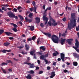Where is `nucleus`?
Masks as SVG:
<instances>
[{"mask_svg": "<svg viewBox=\"0 0 79 79\" xmlns=\"http://www.w3.org/2000/svg\"><path fill=\"white\" fill-rule=\"evenodd\" d=\"M71 18L73 20V22L71 21L70 23H69L68 26V28L71 31L72 28L76 26V18H75V14H72L71 15Z\"/></svg>", "mask_w": 79, "mask_h": 79, "instance_id": "obj_1", "label": "nucleus"}, {"mask_svg": "<svg viewBox=\"0 0 79 79\" xmlns=\"http://www.w3.org/2000/svg\"><path fill=\"white\" fill-rule=\"evenodd\" d=\"M50 21H52L53 23H51V22H48V24H49V26H52V25L53 26H56V25H58V23L57 22L56 23H55V22L56 21L55 20L53 19L52 18V17H50Z\"/></svg>", "mask_w": 79, "mask_h": 79, "instance_id": "obj_2", "label": "nucleus"}, {"mask_svg": "<svg viewBox=\"0 0 79 79\" xmlns=\"http://www.w3.org/2000/svg\"><path fill=\"white\" fill-rule=\"evenodd\" d=\"M51 39L55 44H58L59 38L57 36H56L55 35H53L51 37Z\"/></svg>", "mask_w": 79, "mask_h": 79, "instance_id": "obj_3", "label": "nucleus"}, {"mask_svg": "<svg viewBox=\"0 0 79 79\" xmlns=\"http://www.w3.org/2000/svg\"><path fill=\"white\" fill-rule=\"evenodd\" d=\"M73 48L74 49H77L79 48V42L77 39H75V47L73 46Z\"/></svg>", "mask_w": 79, "mask_h": 79, "instance_id": "obj_4", "label": "nucleus"}, {"mask_svg": "<svg viewBox=\"0 0 79 79\" xmlns=\"http://www.w3.org/2000/svg\"><path fill=\"white\" fill-rule=\"evenodd\" d=\"M48 56V53L45 55H44V54L40 56V59H42L43 60H44L45 59V58L47 57Z\"/></svg>", "mask_w": 79, "mask_h": 79, "instance_id": "obj_5", "label": "nucleus"}, {"mask_svg": "<svg viewBox=\"0 0 79 79\" xmlns=\"http://www.w3.org/2000/svg\"><path fill=\"white\" fill-rule=\"evenodd\" d=\"M7 15H8L10 18H13L15 16V14L11 12V11H10L7 12Z\"/></svg>", "mask_w": 79, "mask_h": 79, "instance_id": "obj_6", "label": "nucleus"}, {"mask_svg": "<svg viewBox=\"0 0 79 79\" xmlns=\"http://www.w3.org/2000/svg\"><path fill=\"white\" fill-rule=\"evenodd\" d=\"M60 58L63 61H64V54L63 53H60Z\"/></svg>", "mask_w": 79, "mask_h": 79, "instance_id": "obj_7", "label": "nucleus"}, {"mask_svg": "<svg viewBox=\"0 0 79 79\" xmlns=\"http://www.w3.org/2000/svg\"><path fill=\"white\" fill-rule=\"evenodd\" d=\"M67 42H68L69 45L71 44V42L73 41V39H69L66 40Z\"/></svg>", "mask_w": 79, "mask_h": 79, "instance_id": "obj_8", "label": "nucleus"}, {"mask_svg": "<svg viewBox=\"0 0 79 79\" xmlns=\"http://www.w3.org/2000/svg\"><path fill=\"white\" fill-rule=\"evenodd\" d=\"M65 42H66V39H62L60 42L61 45L64 44H65Z\"/></svg>", "mask_w": 79, "mask_h": 79, "instance_id": "obj_9", "label": "nucleus"}, {"mask_svg": "<svg viewBox=\"0 0 79 79\" xmlns=\"http://www.w3.org/2000/svg\"><path fill=\"white\" fill-rule=\"evenodd\" d=\"M35 19L36 20V23H37V24H39V23H40V20L39 18L36 17L35 18Z\"/></svg>", "mask_w": 79, "mask_h": 79, "instance_id": "obj_10", "label": "nucleus"}, {"mask_svg": "<svg viewBox=\"0 0 79 79\" xmlns=\"http://www.w3.org/2000/svg\"><path fill=\"white\" fill-rule=\"evenodd\" d=\"M25 20L26 22H29V23H31L32 21V19H27V17L25 18Z\"/></svg>", "mask_w": 79, "mask_h": 79, "instance_id": "obj_11", "label": "nucleus"}, {"mask_svg": "<svg viewBox=\"0 0 79 79\" xmlns=\"http://www.w3.org/2000/svg\"><path fill=\"white\" fill-rule=\"evenodd\" d=\"M43 34H44V35H46L47 36H48L49 38H51V36H52V35H51V34H49V33H44V32H43Z\"/></svg>", "mask_w": 79, "mask_h": 79, "instance_id": "obj_12", "label": "nucleus"}, {"mask_svg": "<svg viewBox=\"0 0 79 79\" xmlns=\"http://www.w3.org/2000/svg\"><path fill=\"white\" fill-rule=\"evenodd\" d=\"M57 55H59V52H58L57 51H55V53H53V56H56Z\"/></svg>", "mask_w": 79, "mask_h": 79, "instance_id": "obj_13", "label": "nucleus"}, {"mask_svg": "<svg viewBox=\"0 0 79 79\" xmlns=\"http://www.w3.org/2000/svg\"><path fill=\"white\" fill-rule=\"evenodd\" d=\"M4 33H5V34H6V35H7L8 36H10V34H13V33H12L10 32H9L8 31L5 32H4Z\"/></svg>", "mask_w": 79, "mask_h": 79, "instance_id": "obj_14", "label": "nucleus"}, {"mask_svg": "<svg viewBox=\"0 0 79 79\" xmlns=\"http://www.w3.org/2000/svg\"><path fill=\"white\" fill-rule=\"evenodd\" d=\"M10 24H11V25L13 26H14V28H17V27H18V25H17L16 24L11 23H10Z\"/></svg>", "mask_w": 79, "mask_h": 79, "instance_id": "obj_15", "label": "nucleus"}, {"mask_svg": "<svg viewBox=\"0 0 79 79\" xmlns=\"http://www.w3.org/2000/svg\"><path fill=\"white\" fill-rule=\"evenodd\" d=\"M25 47L26 48V50H29V48H30V47H29V45L25 44Z\"/></svg>", "mask_w": 79, "mask_h": 79, "instance_id": "obj_16", "label": "nucleus"}, {"mask_svg": "<svg viewBox=\"0 0 79 79\" xmlns=\"http://www.w3.org/2000/svg\"><path fill=\"white\" fill-rule=\"evenodd\" d=\"M47 16V15L46 14H44L43 15V19H48V18L47 17H46Z\"/></svg>", "mask_w": 79, "mask_h": 79, "instance_id": "obj_17", "label": "nucleus"}, {"mask_svg": "<svg viewBox=\"0 0 79 79\" xmlns=\"http://www.w3.org/2000/svg\"><path fill=\"white\" fill-rule=\"evenodd\" d=\"M26 77L27 79H31L32 78V77H31V76L30 74H28L27 76Z\"/></svg>", "mask_w": 79, "mask_h": 79, "instance_id": "obj_18", "label": "nucleus"}, {"mask_svg": "<svg viewBox=\"0 0 79 79\" xmlns=\"http://www.w3.org/2000/svg\"><path fill=\"white\" fill-rule=\"evenodd\" d=\"M4 46L8 47V45H9L10 44V43L8 42H6V43H4Z\"/></svg>", "mask_w": 79, "mask_h": 79, "instance_id": "obj_19", "label": "nucleus"}, {"mask_svg": "<svg viewBox=\"0 0 79 79\" xmlns=\"http://www.w3.org/2000/svg\"><path fill=\"white\" fill-rule=\"evenodd\" d=\"M6 62L8 63H11V64H13V62L11 61V60H7L6 61Z\"/></svg>", "mask_w": 79, "mask_h": 79, "instance_id": "obj_20", "label": "nucleus"}, {"mask_svg": "<svg viewBox=\"0 0 79 79\" xmlns=\"http://www.w3.org/2000/svg\"><path fill=\"white\" fill-rule=\"evenodd\" d=\"M73 56L74 57L78 58L79 56L77 55V54L76 53H73Z\"/></svg>", "mask_w": 79, "mask_h": 79, "instance_id": "obj_21", "label": "nucleus"}, {"mask_svg": "<svg viewBox=\"0 0 79 79\" xmlns=\"http://www.w3.org/2000/svg\"><path fill=\"white\" fill-rule=\"evenodd\" d=\"M30 68H34V67H35L34 64H31L30 65Z\"/></svg>", "mask_w": 79, "mask_h": 79, "instance_id": "obj_22", "label": "nucleus"}, {"mask_svg": "<svg viewBox=\"0 0 79 79\" xmlns=\"http://www.w3.org/2000/svg\"><path fill=\"white\" fill-rule=\"evenodd\" d=\"M73 64L74 66H77V62H73Z\"/></svg>", "mask_w": 79, "mask_h": 79, "instance_id": "obj_23", "label": "nucleus"}, {"mask_svg": "<svg viewBox=\"0 0 79 79\" xmlns=\"http://www.w3.org/2000/svg\"><path fill=\"white\" fill-rule=\"evenodd\" d=\"M30 29L31 31H33L34 30V26H31L30 28Z\"/></svg>", "mask_w": 79, "mask_h": 79, "instance_id": "obj_24", "label": "nucleus"}, {"mask_svg": "<svg viewBox=\"0 0 79 79\" xmlns=\"http://www.w3.org/2000/svg\"><path fill=\"white\" fill-rule=\"evenodd\" d=\"M40 50H42L43 51H44L45 50V48L44 46H41L40 48Z\"/></svg>", "mask_w": 79, "mask_h": 79, "instance_id": "obj_25", "label": "nucleus"}, {"mask_svg": "<svg viewBox=\"0 0 79 79\" xmlns=\"http://www.w3.org/2000/svg\"><path fill=\"white\" fill-rule=\"evenodd\" d=\"M19 17L20 18V20L21 21H23L24 20V18L23 17V16H21V15H18Z\"/></svg>", "mask_w": 79, "mask_h": 79, "instance_id": "obj_26", "label": "nucleus"}, {"mask_svg": "<svg viewBox=\"0 0 79 79\" xmlns=\"http://www.w3.org/2000/svg\"><path fill=\"white\" fill-rule=\"evenodd\" d=\"M39 40V39H38L37 41V43L38 44H39V42H42V40H43V39H41L40 40Z\"/></svg>", "mask_w": 79, "mask_h": 79, "instance_id": "obj_27", "label": "nucleus"}, {"mask_svg": "<svg viewBox=\"0 0 79 79\" xmlns=\"http://www.w3.org/2000/svg\"><path fill=\"white\" fill-rule=\"evenodd\" d=\"M28 73H30V74H32L34 73V72L33 70H31L28 72Z\"/></svg>", "mask_w": 79, "mask_h": 79, "instance_id": "obj_28", "label": "nucleus"}, {"mask_svg": "<svg viewBox=\"0 0 79 79\" xmlns=\"http://www.w3.org/2000/svg\"><path fill=\"white\" fill-rule=\"evenodd\" d=\"M33 13H31L29 14L28 15L29 17L30 18H32V16H33V15H32Z\"/></svg>", "mask_w": 79, "mask_h": 79, "instance_id": "obj_29", "label": "nucleus"}, {"mask_svg": "<svg viewBox=\"0 0 79 79\" xmlns=\"http://www.w3.org/2000/svg\"><path fill=\"white\" fill-rule=\"evenodd\" d=\"M4 32V30H0V35H1Z\"/></svg>", "mask_w": 79, "mask_h": 79, "instance_id": "obj_30", "label": "nucleus"}, {"mask_svg": "<svg viewBox=\"0 0 79 79\" xmlns=\"http://www.w3.org/2000/svg\"><path fill=\"white\" fill-rule=\"evenodd\" d=\"M48 19H43V21H46L45 23V24H47V22H48Z\"/></svg>", "mask_w": 79, "mask_h": 79, "instance_id": "obj_31", "label": "nucleus"}, {"mask_svg": "<svg viewBox=\"0 0 79 79\" xmlns=\"http://www.w3.org/2000/svg\"><path fill=\"white\" fill-rule=\"evenodd\" d=\"M13 31L14 32H17V31H18V30L16 28H14L13 29Z\"/></svg>", "mask_w": 79, "mask_h": 79, "instance_id": "obj_32", "label": "nucleus"}, {"mask_svg": "<svg viewBox=\"0 0 79 79\" xmlns=\"http://www.w3.org/2000/svg\"><path fill=\"white\" fill-rule=\"evenodd\" d=\"M55 72L53 71L51 73V75H52L53 76H55Z\"/></svg>", "mask_w": 79, "mask_h": 79, "instance_id": "obj_33", "label": "nucleus"}, {"mask_svg": "<svg viewBox=\"0 0 79 79\" xmlns=\"http://www.w3.org/2000/svg\"><path fill=\"white\" fill-rule=\"evenodd\" d=\"M30 53V55H33L34 53V52L31 51Z\"/></svg>", "mask_w": 79, "mask_h": 79, "instance_id": "obj_34", "label": "nucleus"}, {"mask_svg": "<svg viewBox=\"0 0 79 79\" xmlns=\"http://www.w3.org/2000/svg\"><path fill=\"white\" fill-rule=\"evenodd\" d=\"M8 65V64L7 63H2V66H3V65Z\"/></svg>", "mask_w": 79, "mask_h": 79, "instance_id": "obj_35", "label": "nucleus"}, {"mask_svg": "<svg viewBox=\"0 0 79 79\" xmlns=\"http://www.w3.org/2000/svg\"><path fill=\"white\" fill-rule=\"evenodd\" d=\"M36 39V37L35 36H33L32 37L31 39L32 40H35Z\"/></svg>", "mask_w": 79, "mask_h": 79, "instance_id": "obj_36", "label": "nucleus"}, {"mask_svg": "<svg viewBox=\"0 0 79 79\" xmlns=\"http://www.w3.org/2000/svg\"><path fill=\"white\" fill-rule=\"evenodd\" d=\"M6 50L5 49L2 51V52L4 53H6Z\"/></svg>", "mask_w": 79, "mask_h": 79, "instance_id": "obj_37", "label": "nucleus"}, {"mask_svg": "<svg viewBox=\"0 0 79 79\" xmlns=\"http://www.w3.org/2000/svg\"><path fill=\"white\" fill-rule=\"evenodd\" d=\"M21 53H22L23 55H26V54H27V52H24L23 51L21 52Z\"/></svg>", "mask_w": 79, "mask_h": 79, "instance_id": "obj_38", "label": "nucleus"}, {"mask_svg": "<svg viewBox=\"0 0 79 79\" xmlns=\"http://www.w3.org/2000/svg\"><path fill=\"white\" fill-rule=\"evenodd\" d=\"M44 60L45 62V63H46L45 64H48V61L46 59H44Z\"/></svg>", "mask_w": 79, "mask_h": 79, "instance_id": "obj_39", "label": "nucleus"}, {"mask_svg": "<svg viewBox=\"0 0 79 79\" xmlns=\"http://www.w3.org/2000/svg\"><path fill=\"white\" fill-rule=\"evenodd\" d=\"M13 11H14L15 12H17V9L16 8H14L13 9Z\"/></svg>", "mask_w": 79, "mask_h": 79, "instance_id": "obj_40", "label": "nucleus"}, {"mask_svg": "<svg viewBox=\"0 0 79 79\" xmlns=\"http://www.w3.org/2000/svg\"><path fill=\"white\" fill-rule=\"evenodd\" d=\"M43 73V71H39L38 74H42V73Z\"/></svg>", "mask_w": 79, "mask_h": 79, "instance_id": "obj_41", "label": "nucleus"}, {"mask_svg": "<svg viewBox=\"0 0 79 79\" xmlns=\"http://www.w3.org/2000/svg\"><path fill=\"white\" fill-rule=\"evenodd\" d=\"M21 8H22V7L21 6H19L17 7L18 10H19V9H21Z\"/></svg>", "mask_w": 79, "mask_h": 79, "instance_id": "obj_42", "label": "nucleus"}, {"mask_svg": "<svg viewBox=\"0 0 79 79\" xmlns=\"http://www.w3.org/2000/svg\"><path fill=\"white\" fill-rule=\"evenodd\" d=\"M33 58L34 59H37V57L35 56V54H34L33 55Z\"/></svg>", "mask_w": 79, "mask_h": 79, "instance_id": "obj_43", "label": "nucleus"}, {"mask_svg": "<svg viewBox=\"0 0 79 79\" xmlns=\"http://www.w3.org/2000/svg\"><path fill=\"white\" fill-rule=\"evenodd\" d=\"M32 4L33 6H35V1H33L32 3Z\"/></svg>", "mask_w": 79, "mask_h": 79, "instance_id": "obj_44", "label": "nucleus"}, {"mask_svg": "<svg viewBox=\"0 0 79 79\" xmlns=\"http://www.w3.org/2000/svg\"><path fill=\"white\" fill-rule=\"evenodd\" d=\"M40 26L41 27H44V24H43V23H41Z\"/></svg>", "mask_w": 79, "mask_h": 79, "instance_id": "obj_45", "label": "nucleus"}, {"mask_svg": "<svg viewBox=\"0 0 79 79\" xmlns=\"http://www.w3.org/2000/svg\"><path fill=\"white\" fill-rule=\"evenodd\" d=\"M19 23L20 25H21V26H22V25H23V23H22V22L19 21Z\"/></svg>", "mask_w": 79, "mask_h": 79, "instance_id": "obj_46", "label": "nucleus"}, {"mask_svg": "<svg viewBox=\"0 0 79 79\" xmlns=\"http://www.w3.org/2000/svg\"><path fill=\"white\" fill-rule=\"evenodd\" d=\"M62 20H63V21H64V22L66 21V18L65 17H64L63 19Z\"/></svg>", "mask_w": 79, "mask_h": 79, "instance_id": "obj_47", "label": "nucleus"}, {"mask_svg": "<svg viewBox=\"0 0 79 79\" xmlns=\"http://www.w3.org/2000/svg\"><path fill=\"white\" fill-rule=\"evenodd\" d=\"M64 73H66L68 72V70L66 69L64 70Z\"/></svg>", "mask_w": 79, "mask_h": 79, "instance_id": "obj_48", "label": "nucleus"}, {"mask_svg": "<svg viewBox=\"0 0 79 79\" xmlns=\"http://www.w3.org/2000/svg\"><path fill=\"white\" fill-rule=\"evenodd\" d=\"M8 39H9L10 40H13L14 39V38L13 37H10L8 38Z\"/></svg>", "mask_w": 79, "mask_h": 79, "instance_id": "obj_49", "label": "nucleus"}, {"mask_svg": "<svg viewBox=\"0 0 79 79\" xmlns=\"http://www.w3.org/2000/svg\"><path fill=\"white\" fill-rule=\"evenodd\" d=\"M13 59H14V61H18L19 60L18 59H16L15 58H13Z\"/></svg>", "mask_w": 79, "mask_h": 79, "instance_id": "obj_50", "label": "nucleus"}, {"mask_svg": "<svg viewBox=\"0 0 79 79\" xmlns=\"http://www.w3.org/2000/svg\"><path fill=\"white\" fill-rule=\"evenodd\" d=\"M2 71L4 74H6V72L5 70H2Z\"/></svg>", "mask_w": 79, "mask_h": 79, "instance_id": "obj_51", "label": "nucleus"}, {"mask_svg": "<svg viewBox=\"0 0 79 79\" xmlns=\"http://www.w3.org/2000/svg\"><path fill=\"white\" fill-rule=\"evenodd\" d=\"M47 10H48V9H47V8L45 10L44 13V15L45 14V13H46V12H47Z\"/></svg>", "mask_w": 79, "mask_h": 79, "instance_id": "obj_52", "label": "nucleus"}, {"mask_svg": "<svg viewBox=\"0 0 79 79\" xmlns=\"http://www.w3.org/2000/svg\"><path fill=\"white\" fill-rule=\"evenodd\" d=\"M47 70H50V67L48 66L47 67Z\"/></svg>", "mask_w": 79, "mask_h": 79, "instance_id": "obj_53", "label": "nucleus"}, {"mask_svg": "<svg viewBox=\"0 0 79 79\" xmlns=\"http://www.w3.org/2000/svg\"><path fill=\"white\" fill-rule=\"evenodd\" d=\"M78 48H77V49H75V50L78 52V53H79V49H77Z\"/></svg>", "mask_w": 79, "mask_h": 79, "instance_id": "obj_54", "label": "nucleus"}, {"mask_svg": "<svg viewBox=\"0 0 79 79\" xmlns=\"http://www.w3.org/2000/svg\"><path fill=\"white\" fill-rule=\"evenodd\" d=\"M47 9L48 10H51V9H52V8L51 7H49L48 8V7L47 8Z\"/></svg>", "mask_w": 79, "mask_h": 79, "instance_id": "obj_55", "label": "nucleus"}, {"mask_svg": "<svg viewBox=\"0 0 79 79\" xmlns=\"http://www.w3.org/2000/svg\"><path fill=\"white\" fill-rule=\"evenodd\" d=\"M38 69H39V67L38 66L36 67V70H38Z\"/></svg>", "mask_w": 79, "mask_h": 79, "instance_id": "obj_56", "label": "nucleus"}, {"mask_svg": "<svg viewBox=\"0 0 79 79\" xmlns=\"http://www.w3.org/2000/svg\"><path fill=\"white\" fill-rule=\"evenodd\" d=\"M30 10L31 11H32L34 10V9H33V8H30Z\"/></svg>", "mask_w": 79, "mask_h": 79, "instance_id": "obj_57", "label": "nucleus"}, {"mask_svg": "<svg viewBox=\"0 0 79 79\" xmlns=\"http://www.w3.org/2000/svg\"><path fill=\"white\" fill-rule=\"evenodd\" d=\"M34 12H36V7L35 6L34 7Z\"/></svg>", "mask_w": 79, "mask_h": 79, "instance_id": "obj_58", "label": "nucleus"}, {"mask_svg": "<svg viewBox=\"0 0 79 79\" xmlns=\"http://www.w3.org/2000/svg\"><path fill=\"white\" fill-rule=\"evenodd\" d=\"M13 18H15L16 19H18V17L17 16H15H15L13 17Z\"/></svg>", "mask_w": 79, "mask_h": 79, "instance_id": "obj_59", "label": "nucleus"}, {"mask_svg": "<svg viewBox=\"0 0 79 79\" xmlns=\"http://www.w3.org/2000/svg\"><path fill=\"white\" fill-rule=\"evenodd\" d=\"M62 36H63V37H65L66 36V34L65 33H63L62 35Z\"/></svg>", "mask_w": 79, "mask_h": 79, "instance_id": "obj_60", "label": "nucleus"}, {"mask_svg": "<svg viewBox=\"0 0 79 79\" xmlns=\"http://www.w3.org/2000/svg\"><path fill=\"white\" fill-rule=\"evenodd\" d=\"M0 12H1L2 13H4V11H3V10H2V9L0 8Z\"/></svg>", "mask_w": 79, "mask_h": 79, "instance_id": "obj_61", "label": "nucleus"}, {"mask_svg": "<svg viewBox=\"0 0 79 79\" xmlns=\"http://www.w3.org/2000/svg\"><path fill=\"white\" fill-rule=\"evenodd\" d=\"M8 70L10 72H11V71H12V69H8Z\"/></svg>", "mask_w": 79, "mask_h": 79, "instance_id": "obj_62", "label": "nucleus"}, {"mask_svg": "<svg viewBox=\"0 0 79 79\" xmlns=\"http://www.w3.org/2000/svg\"><path fill=\"white\" fill-rule=\"evenodd\" d=\"M53 64L54 66H56V63L55 62H53Z\"/></svg>", "mask_w": 79, "mask_h": 79, "instance_id": "obj_63", "label": "nucleus"}, {"mask_svg": "<svg viewBox=\"0 0 79 79\" xmlns=\"http://www.w3.org/2000/svg\"><path fill=\"white\" fill-rule=\"evenodd\" d=\"M26 2L27 3H30V1L29 0H27V1Z\"/></svg>", "mask_w": 79, "mask_h": 79, "instance_id": "obj_64", "label": "nucleus"}]
</instances>
